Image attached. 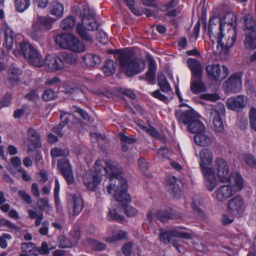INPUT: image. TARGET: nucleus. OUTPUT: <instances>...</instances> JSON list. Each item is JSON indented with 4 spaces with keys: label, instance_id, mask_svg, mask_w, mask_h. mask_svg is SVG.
Wrapping results in <instances>:
<instances>
[{
    "label": "nucleus",
    "instance_id": "23",
    "mask_svg": "<svg viewBox=\"0 0 256 256\" xmlns=\"http://www.w3.org/2000/svg\"><path fill=\"white\" fill-rule=\"evenodd\" d=\"M118 1L119 0H118ZM130 10L135 15L140 16L145 14L147 17L149 18L154 15V10L146 8H138L134 7V0H123Z\"/></svg>",
    "mask_w": 256,
    "mask_h": 256
},
{
    "label": "nucleus",
    "instance_id": "3",
    "mask_svg": "<svg viewBox=\"0 0 256 256\" xmlns=\"http://www.w3.org/2000/svg\"><path fill=\"white\" fill-rule=\"evenodd\" d=\"M79 14L82 16V24H77L76 31L82 39L92 42V38L86 30L94 31L98 28V24L94 16L95 12L94 10H90L87 4H84L80 8Z\"/></svg>",
    "mask_w": 256,
    "mask_h": 256
},
{
    "label": "nucleus",
    "instance_id": "48",
    "mask_svg": "<svg viewBox=\"0 0 256 256\" xmlns=\"http://www.w3.org/2000/svg\"><path fill=\"white\" fill-rule=\"evenodd\" d=\"M20 248L22 251L26 254H34L36 251V246L32 242L22 243Z\"/></svg>",
    "mask_w": 256,
    "mask_h": 256
},
{
    "label": "nucleus",
    "instance_id": "53",
    "mask_svg": "<svg viewBox=\"0 0 256 256\" xmlns=\"http://www.w3.org/2000/svg\"><path fill=\"white\" fill-rule=\"evenodd\" d=\"M243 158L246 164L251 167H256V158L250 154H245Z\"/></svg>",
    "mask_w": 256,
    "mask_h": 256
},
{
    "label": "nucleus",
    "instance_id": "34",
    "mask_svg": "<svg viewBox=\"0 0 256 256\" xmlns=\"http://www.w3.org/2000/svg\"><path fill=\"white\" fill-rule=\"evenodd\" d=\"M220 18V24H222V28L226 24L228 26H230V28H236V17L233 12H229L226 13L222 19Z\"/></svg>",
    "mask_w": 256,
    "mask_h": 256
},
{
    "label": "nucleus",
    "instance_id": "9",
    "mask_svg": "<svg viewBox=\"0 0 256 256\" xmlns=\"http://www.w3.org/2000/svg\"><path fill=\"white\" fill-rule=\"evenodd\" d=\"M22 53L24 58L32 64L37 67L43 66L44 62L41 54L30 43L22 42L20 44Z\"/></svg>",
    "mask_w": 256,
    "mask_h": 256
},
{
    "label": "nucleus",
    "instance_id": "14",
    "mask_svg": "<svg viewBox=\"0 0 256 256\" xmlns=\"http://www.w3.org/2000/svg\"><path fill=\"white\" fill-rule=\"evenodd\" d=\"M216 170L217 175L221 182H228L230 180L228 166L226 162L222 158L216 160L214 168Z\"/></svg>",
    "mask_w": 256,
    "mask_h": 256
},
{
    "label": "nucleus",
    "instance_id": "5",
    "mask_svg": "<svg viewBox=\"0 0 256 256\" xmlns=\"http://www.w3.org/2000/svg\"><path fill=\"white\" fill-rule=\"evenodd\" d=\"M118 61L122 70L128 76H132L140 73L146 68L144 61L136 58L128 50L119 52Z\"/></svg>",
    "mask_w": 256,
    "mask_h": 256
},
{
    "label": "nucleus",
    "instance_id": "17",
    "mask_svg": "<svg viewBox=\"0 0 256 256\" xmlns=\"http://www.w3.org/2000/svg\"><path fill=\"white\" fill-rule=\"evenodd\" d=\"M180 214L174 210H170L168 212L158 210L156 212L153 216L152 212H149L146 217L151 222L153 218H156L162 222H164L168 219H176L180 218Z\"/></svg>",
    "mask_w": 256,
    "mask_h": 256
},
{
    "label": "nucleus",
    "instance_id": "52",
    "mask_svg": "<svg viewBox=\"0 0 256 256\" xmlns=\"http://www.w3.org/2000/svg\"><path fill=\"white\" fill-rule=\"evenodd\" d=\"M250 122L252 129L256 131V108H252L249 112Z\"/></svg>",
    "mask_w": 256,
    "mask_h": 256
},
{
    "label": "nucleus",
    "instance_id": "10",
    "mask_svg": "<svg viewBox=\"0 0 256 256\" xmlns=\"http://www.w3.org/2000/svg\"><path fill=\"white\" fill-rule=\"evenodd\" d=\"M225 114V108L223 104L218 102L212 106L210 110V118H212L213 128L217 133L224 132V124L221 116Z\"/></svg>",
    "mask_w": 256,
    "mask_h": 256
},
{
    "label": "nucleus",
    "instance_id": "45",
    "mask_svg": "<svg viewBox=\"0 0 256 256\" xmlns=\"http://www.w3.org/2000/svg\"><path fill=\"white\" fill-rule=\"evenodd\" d=\"M30 4V0H14L16 9L20 12H22L27 10Z\"/></svg>",
    "mask_w": 256,
    "mask_h": 256
},
{
    "label": "nucleus",
    "instance_id": "11",
    "mask_svg": "<svg viewBox=\"0 0 256 256\" xmlns=\"http://www.w3.org/2000/svg\"><path fill=\"white\" fill-rule=\"evenodd\" d=\"M206 70L208 78L216 82L223 80L229 74L226 66H220L219 64H208L206 67Z\"/></svg>",
    "mask_w": 256,
    "mask_h": 256
},
{
    "label": "nucleus",
    "instance_id": "50",
    "mask_svg": "<svg viewBox=\"0 0 256 256\" xmlns=\"http://www.w3.org/2000/svg\"><path fill=\"white\" fill-rule=\"evenodd\" d=\"M70 112H76L79 114L82 118L85 120H90V116L84 110L74 106H70Z\"/></svg>",
    "mask_w": 256,
    "mask_h": 256
},
{
    "label": "nucleus",
    "instance_id": "35",
    "mask_svg": "<svg viewBox=\"0 0 256 256\" xmlns=\"http://www.w3.org/2000/svg\"><path fill=\"white\" fill-rule=\"evenodd\" d=\"M22 74V70L18 68L12 66L9 70L8 80L12 84H15L19 81V76Z\"/></svg>",
    "mask_w": 256,
    "mask_h": 256
},
{
    "label": "nucleus",
    "instance_id": "57",
    "mask_svg": "<svg viewBox=\"0 0 256 256\" xmlns=\"http://www.w3.org/2000/svg\"><path fill=\"white\" fill-rule=\"evenodd\" d=\"M124 212L128 216H134L138 213V210L134 208L127 205L124 208Z\"/></svg>",
    "mask_w": 256,
    "mask_h": 256
},
{
    "label": "nucleus",
    "instance_id": "33",
    "mask_svg": "<svg viewBox=\"0 0 256 256\" xmlns=\"http://www.w3.org/2000/svg\"><path fill=\"white\" fill-rule=\"evenodd\" d=\"M194 138L195 142L198 146H205L210 144L212 143L211 138L204 134V132L195 134Z\"/></svg>",
    "mask_w": 256,
    "mask_h": 256
},
{
    "label": "nucleus",
    "instance_id": "7",
    "mask_svg": "<svg viewBox=\"0 0 256 256\" xmlns=\"http://www.w3.org/2000/svg\"><path fill=\"white\" fill-rule=\"evenodd\" d=\"M56 42L61 48L76 52H82L84 50V44L70 34H58L56 37Z\"/></svg>",
    "mask_w": 256,
    "mask_h": 256
},
{
    "label": "nucleus",
    "instance_id": "42",
    "mask_svg": "<svg viewBox=\"0 0 256 256\" xmlns=\"http://www.w3.org/2000/svg\"><path fill=\"white\" fill-rule=\"evenodd\" d=\"M126 232L120 230H114L112 233V236H108L106 238L107 242L112 243L116 240H122L126 236Z\"/></svg>",
    "mask_w": 256,
    "mask_h": 256
},
{
    "label": "nucleus",
    "instance_id": "6",
    "mask_svg": "<svg viewBox=\"0 0 256 256\" xmlns=\"http://www.w3.org/2000/svg\"><path fill=\"white\" fill-rule=\"evenodd\" d=\"M244 182L241 176L236 174L234 176L232 184H224L218 187L215 191L216 200L219 202H224L243 188Z\"/></svg>",
    "mask_w": 256,
    "mask_h": 256
},
{
    "label": "nucleus",
    "instance_id": "59",
    "mask_svg": "<svg viewBox=\"0 0 256 256\" xmlns=\"http://www.w3.org/2000/svg\"><path fill=\"white\" fill-rule=\"evenodd\" d=\"M18 196L26 203L30 204L32 202L31 196L25 190H20L18 192Z\"/></svg>",
    "mask_w": 256,
    "mask_h": 256
},
{
    "label": "nucleus",
    "instance_id": "29",
    "mask_svg": "<svg viewBox=\"0 0 256 256\" xmlns=\"http://www.w3.org/2000/svg\"><path fill=\"white\" fill-rule=\"evenodd\" d=\"M83 62L88 67L94 66L101 62L100 58L96 54H87L82 58Z\"/></svg>",
    "mask_w": 256,
    "mask_h": 256
},
{
    "label": "nucleus",
    "instance_id": "40",
    "mask_svg": "<svg viewBox=\"0 0 256 256\" xmlns=\"http://www.w3.org/2000/svg\"><path fill=\"white\" fill-rule=\"evenodd\" d=\"M116 63L113 60H108L102 68V70L106 76H112L116 72Z\"/></svg>",
    "mask_w": 256,
    "mask_h": 256
},
{
    "label": "nucleus",
    "instance_id": "63",
    "mask_svg": "<svg viewBox=\"0 0 256 256\" xmlns=\"http://www.w3.org/2000/svg\"><path fill=\"white\" fill-rule=\"evenodd\" d=\"M37 204L39 208L42 210H46L50 207L48 200L40 198L37 200Z\"/></svg>",
    "mask_w": 256,
    "mask_h": 256
},
{
    "label": "nucleus",
    "instance_id": "37",
    "mask_svg": "<svg viewBox=\"0 0 256 256\" xmlns=\"http://www.w3.org/2000/svg\"><path fill=\"white\" fill-rule=\"evenodd\" d=\"M148 70L146 72V80L150 83H152L154 79L156 70V64L154 60H150L148 63Z\"/></svg>",
    "mask_w": 256,
    "mask_h": 256
},
{
    "label": "nucleus",
    "instance_id": "28",
    "mask_svg": "<svg viewBox=\"0 0 256 256\" xmlns=\"http://www.w3.org/2000/svg\"><path fill=\"white\" fill-rule=\"evenodd\" d=\"M66 116L64 118V121L60 122L57 126L52 128V132L60 136L63 135L62 132L63 128L68 124L70 120L74 116L71 114L62 112H60V118L62 119Z\"/></svg>",
    "mask_w": 256,
    "mask_h": 256
},
{
    "label": "nucleus",
    "instance_id": "49",
    "mask_svg": "<svg viewBox=\"0 0 256 256\" xmlns=\"http://www.w3.org/2000/svg\"><path fill=\"white\" fill-rule=\"evenodd\" d=\"M60 58L64 62L72 64L77 62L78 56L76 54L65 53L61 56Z\"/></svg>",
    "mask_w": 256,
    "mask_h": 256
},
{
    "label": "nucleus",
    "instance_id": "64",
    "mask_svg": "<svg viewBox=\"0 0 256 256\" xmlns=\"http://www.w3.org/2000/svg\"><path fill=\"white\" fill-rule=\"evenodd\" d=\"M151 94L154 98H156L161 101L166 102L168 101V98L162 94L159 90H156L154 92H152Z\"/></svg>",
    "mask_w": 256,
    "mask_h": 256
},
{
    "label": "nucleus",
    "instance_id": "21",
    "mask_svg": "<svg viewBox=\"0 0 256 256\" xmlns=\"http://www.w3.org/2000/svg\"><path fill=\"white\" fill-rule=\"evenodd\" d=\"M175 115L180 122L188 126L199 116L195 112L190 110L184 111L182 113L178 111H176Z\"/></svg>",
    "mask_w": 256,
    "mask_h": 256
},
{
    "label": "nucleus",
    "instance_id": "26",
    "mask_svg": "<svg viewBox=\"0 0 256 256\" xmlns=\"http://www.w3.org/2000/svg\"><path fill=\"white\" fill-rule=\"evenodd\" d=\"M2 29L4 33L5 44L8 48H11L14 42V32L6 23L2 24Z\"/></svg>",
    "mask_w": 256,
    "mask_h": 256
},
{
    "label": "nucleus",
    "instance_id": "15",
    "mask_svg": "<svg viewBox=\"0 0 256 256\" xmlns=\"http://www.w3.org/2000/svg\"><path fill=\"white\" fill-rule=\"evenodd\" d=\"M58 166L68 184H73L74 176L69 160L64 158L60 159L58 162Z\"/></svg>",
    "mask_w": 256,
    "mask_h": 256
},
{
    "label": "nucleus",
    "instance_id": "51",
    "mask_svg": "<svg viewBox=\"0 0 256 256\" xmlns=\"http://www.w3.org/2000/svg\"><path fill=\"white\" fill-rule=\"evenodd\" d=\"M88 242L89 244L96 250H102L105 249V245L95 240L88 238Z\"/></svg>",
    "mask_w": 256,
    "mask_h": 256
},
{
    "label": "nucleus",
    "instance_id": "30",
    "mask_svg": "<svg viewBox=\"0 0 256 256\" xmlns=\"http://www.w3.org/2000/svg\"><path fill=\"white\" fill-rule=\"evenodd\" d=\"M28 136L29 141L35 148L42 146L40 137L39 134L33 128H30L28 131Z\"/></svg>",
    "mask_w": 256,
    "mask_h": 256
},
{
    "label": "nucleus",
    "instance_id": "46",
    "mask_svg": "<svg viewBox=\"0 0 256 256\" xmlns=\"http://www.w3.org/2000/svg\"><path fill=\"white\" fill-rule=\"evenodd\" d=\"M136 124L137 126L139 127V128H140L142 130L145 131L146 132L148 133L152 136L154 137V138H158L160 134L154 127L150 126L148 127L146 126H144L140 122H138Z\"/></svg>",
    "mask_w": 256,
    "mask_h": 256
},
{
    "label": "nucleus",
    "instance_id": "8",
    "mask_svg": "<svg viewBox=\"0 0 256 256\" xmlns=\"http://www.w3.org/2000/svg\"><path fill=\"white\" fill-rule=\"evenodd\" d=\"M22 53L24 58L32 64L37 67L43 66L44 62L41 54L30 43L22 42L20 44Z\"/></svg>",
    "mask_w": 256,
    "mask_h": 256
},
{
    "label": "nucleus",
    "instance_id": "54",
    "mask_svg": "<svg viewBox=\"0 0 256 256\" xmlns=\"http://www.w3.org/2000/svg\"><path fill=\"white\" fill-rule=\"evenodd\" d=\"M138 165L140 171L145 175L149 176L148 172V164L144 158H140L138 161Z\"/></svg>",
    "mask_w": 256,
    "mask_h": 256
},
{
    "label": "nucleus",
    "instance_id": "32",
    "mask_svg": "<svg viewBox=\"0 0 256 256\" xmlns=\"http://www.w3.org/2000/svg\"><path fill=\"white\" fill-rule=\"evenodd\" d=\"M50 12L51 14L58 18L62 17L64 14V6L62 4L58 1L52 2L50 8Z\"/></svg>",
    "mask_w": 256,
    "mask_h": 256
},
{
    "label": "nucleus",
    "instance_id": "47",
    "mask_svg": "<svg viewBox=\"0 0 256 256\" xmlns=\"http://www.w3.org/2000/svg\"><path fill=\"white\" fill-rule=\"evenodd\" d=\"M44 32V31L40 28H36L32 24V30L30 32V38L34 40H39L43 37Z\"/></svg>",
    "mask_w": 256,
    "mask_h": 256
},
{
    "label": "nucleus",
    "instance_id": "2",
    "mask_svg": "<svg viewBox=\"0 0 256 256\" xmlns=\"http://www.w3.org/2000/svg\"><path fill=\"white\" fill-rule=\"evenodd\" d=\"M226 34L224 33L220 18L214 16L209 20L208 32L213 44L216 41V52L227 53L234 44L236 39V28H228Z\"/></svg>",
    "mask_w": 256,
    "mask_h": 256
},
{
    "label": "nucleus",
    "instance_id": "24",
    "mask_svg": "<svg viewBox=\"0 0 256 256\" xmlns=\"http://www.w3.org/2000/svg\"><path fill=\"white\" fill-rule=\"evenodd\" d=\"M187 64L192 72V77L200 78L202 76V68L201 63L196 59L189 58Z\"/></svg>",
    "mask_w": 256,
    "mask_h": 256
},
{
    "label": "nucleus",
    "instance_id": "55",
    "mask_svg": "<svg viewBox=\"0 0 256 256\" xmlns=\"http://www.w3.org/2000/svg\"><path fill=\"white\" fill-rule=\"evenodd\" d=\"M109 216L112 219L118 221L122 220L124 219V216L120 214L116 209L110 210Z\"/></svg>",
    "mask_w": 256,
    "mask_h": 256
},
{
    "label": "nucleus",
    "instance_id": "20",
    "mask_svg": "<svg viewBox=\"0 0 256 256\" xmlns=\"http://www.w3.org/2000/svg\"><path fill=\"white\" fill-rule=\"evenodd\" d=\"M43 66H46L52 70H61L64 68L63 60L60 57L55 55L48 54L45 58Z\"/></svg>",
    "mask_w": 256,
    "mask_h": 256
},
{
    "label": "nucleus",
    "instance_id": "1",
    "mask_svg": "<svg viewBox=\"0 0 256 256\" xmlns=\"http://www.w3.org/2000/svg\"><path fill=\"white\" fill-rule=\"evenodd\" d=\"M94 172L90 170L84 177L85 186L90 190H94L100 184V174L104 172L105 175L110 178L106 186L108 194L114 193L116 200L118 202H130V196L127 193V182L120 176L122 168L118 163L114 160H98L95 162Z\"/></svg>",
    "mask_w": 256,
    "mask_h": 256
},
{
    "label": "nucleus",
    "instance_id": "16",
    "mask_svg": "<svg viewBox=\"0 0 256 256\" xmlns=\"http://www.w3.org/2000/svg\"><path fill=\"white\" fill-rule=\"evenodd\" d=\"M248 102V98L243 95L228 98L226 102L227 107L236 112H240L245 107Z\"/></svg>",
    "mask_w": 256,
    "mask_h": 256
},
{
    "label": "nucleus",
    "instance_id": "25",
    "mask_svg": "<svg viewBox=\"0 0 256 256\" xmlns=\"http://www.w3.org/2000/svg\"><path fill=\"white\" fill-rule=\"evenodd\" d=\"M179 0H171L168 3L160 6V10L165 12L168 16L174 17L176 16V6L179 4Z\"/></svg>",
    "mask_w": 256,
    "mask_h": 256
},
{
    "label": "nucleus",
    "instance_id": "4",
    "mask_svg": "<svg viewBox=\"0 0 256 256\" xmlns=\"http://www.w3.org/2000/svg\"><path fill=\"white\" fill-rule=\"evenodd\" d=\"M199 155L200 160V166L204 178L206 186L210 192H212L218 184L214 168L208 166L212 162V152L209 149L203 148L200 152Z\"/></svg>",
    "mask_w": 256,
    "mask_h": 256
},
{
    "label": "nucleus",
    "instance_id": "12",
    "mask_svg": "<svg viewBox=\"0 0 256 256\" xmlns=\"http://www.w3.org/2000/svg\"><path fill=\"white\" fill-rule=\"evenodd\" d=\"M228 210L234 216L238 217L244 216L246 205L242 197L237 195L230 199L228 204Z\"/></svg>",
    "mask_w": 256,
    "mask_h": 256
},
{
    "label": "nucleus",
    "instance_id": "43",
    "mask_svg": "<svg viewBox=\"0 0 256 256\" xmlns=\"http://www.w3.org/2000/svg\"><path fill=\"white\" fill-rule=\"evenodd\" d=\"M69 154V150L66 148H54L50 150V155L54 158L66 156Z\"/></svg>",
    "mask_w": 256,
    "mask_h": 256
},
{
    "label": "nucleus",
    "instance_id": "22",
    "mask_svg": "<svg viewBox=\"0 0 256 256\" xmlns=\"http://www.w3.org/2000/svg\"><path fill=\"white\" fill-rule=\"evenodd\" d=\"M70 204L72 208V212L74 215L78 214L83 208V200L81 195L78 194H71L69 196Z\"/></svg>",
    "mask_w": 256,
    "mask_h": 256
},
{
    "label": "nucleus",
    "instance_id": "19",
    "mask_svg": "<svg viewBox=\"0 0 256 256\" xmlns=\"http://www.w3.org/2000/svg\"><path fill=\"white\" fill-rule=\"evenodd\" d=\"M242 76L240 74L232 75L225 82V89L228 92L236 93L240 91L242 87Z\"/></svg>",
    "mask_w": 256,
    "mask_h": 256
},
{
    "label": "nucleus",
    "instance_id": "61",
    "mask_svg": "<svg viewBox=\"0 0 256 256\" xmlns=\"http://www.w3.org/2000/svg\"><path fill=\"white\" fill-rule=\"evenodd\" d=\"M132 246V242H128L122 246V250L124 256H130L131 254Z\"/></svg>",
    "mask_w": 256,
    "mask_h": 256
},
{
    "label": "nucleus",
    "instance_id": "18",
    "mask_svg": "<svg viewBox=\"0 0 256 256\" xmlns=\"http://www.w3.org/2000/svg\"><path fill=\"white\" fill-rule=\"evenodd\" d=\"M56 20L51 17L47 16H42L37 14L36 16L34 18L32 24L46 32L52 28V24Z\"/></svg>",
    "mask_w": 256,
    "mask_h": 256
},
{
    "label": "nucleus",
    "instance_id": "58",
    "mask_svg": "<svg viewBox=\"0 0 256 256\" xmlns=\"http://www.w3.org/2000/svg\"><path fill=\"white\" fill-rule=\"evenodd\" d=\"M12 238V236L8 234H4L0 236V246L1 248H6L8 246L6 239L10 240Z\"/></svg>",
    "mask_w": 256,
    "mask_h": 256
},
{
    "label": "nucleus",
    "instance_id": "39",
    "mask_svg": "<svg viewBox=\"0 0 256 256\" xmlns=\"http://www.w3.org/2000/svg\"><path fill=\"white\" fill-rule=\"evenodd\" d=\"M158 84L164 92H168L172 90V88L166 78L162 73H159L158 76Z\"/></svg>",
    "mask_w": 256,
    "mask_h": 256
},
{
    "label": "nucleus",
    "instance_id": "36",
    "mask_svg": "<svg viewBox=\"0 0 256 256\" xmlns=\"http://www.w3.org/2000/svg\"><path fill=\"white\" fill-rule=\"evenodd\" d=\"M79 239V232H76V236L74 238L73 242L70 240L64 235L60 236L58 238L59 246L62 248H68L72 246L74 242H76Z\"/></svg>",
    "mask_w": 256,
    "mask_h": 256
},
{
    "label": "nucleus",
    "instance_id": "41",
    "mask_svg": "<svg viewBox=\"0 0 256 256\" xmlns=\"http://www.w3.org/2000/svg\"><path fill=\"white\" fill-rule=\"evenodd\" d=\"M244 22L246 29L250 30L251 32H256V20L251 14H246L244 17Z\"/></svg>",
    "mask_w": 256,
    "mask_h": 256
},
{
    "label": "nucleus",
    "instance_id": "62",
    "mask_svg": "<svg viewBox=\"0 0 256 256\" xmlns=\"http://www.w3.org/2000/svg\"><path fill=\"white\" fill-rule=\"evenodd\" d=\"M118 136L122 143L132 144L136 142V140L129 137L123 134H119Z\"/></svg>",
    "mask_w": 256,
    "mask_h": 256
},
{
    "label": "nucleus",
    "instance_id": "27",
    "mask_svg": "<svg viewBox=\"0 0 256 256\" xmlns=\"http://www.w3.org/2000/svg\"><path fill=\"white\" fill-rule=\"evenodd\" d=\"M202 76L191 78L190 90L194 94L206 91V87L202 82Z\"/></svg>",
    "mask_w": 256,
    "mask_h": 256
},
{
    "label": "nucleus",
    "instance_id": "38",
    "mask_svg": "<svg viewBox=\"0 0 256 256\" xmlns=\"http://www.w3.org/2000/svg\"><path fill=\"white\" fill-rule=\"evenodd\" d=\"M244 46L246 49L252 50L256 48V32H250L246 36Z\"/></svg>",
    "mask_w": 256,
    "mask_h": 256
},
{
    "label": "nucleus",
    "instance_id": "44",
    "mask_svg": "<svg viewBox=\"0 0 256 256\" xmlns=\"http://www.w3.org/2000/svg\"><path fill=\"white\" fill-rule=\"evenodd\" d=\"M75 24L74 18L72 16H70L62 20L60 24V28L64 30H71L74 26Z\"/></svg>",
    "mask_w": 256,
    "mask_h": 256
},
{
    "label": "nucleus",
    "instance_id": "13",
    "mask_svg": "<svg viewBox=\"0 0 256 256\" xmlns=\"http://www.w3.org/2000/svg\"><path fill=\"white\" fill-rule=\"evenodd\" d=\"M190 238L191 234L189 233L178 232L177 230H173L170 231L162 232L159 236L160 240L164 244L172 242L173 246L178 250L177 244L174 242L173 238Z\"/></svg>",
    "mask_w": 256,
    "mask_h": 256
},
{
    "label": "nucleus",
    "instance_id": "56",
    "mask_svg": "<svg viewBox=\"0 0 256 256\" xmlns=\"http://www.w3.org/2000/svg\"><path fill=\"white\" fill-rule=\"evenodd\" d=\"M200 98L202 99L211 102H216L220 99V96L216 94H202Z\"/></svg>",
    "mask_w": 256,
    "mask_h": 256
},
{
    "label": "nucleus",
    "instance_id": "60",
    "mask_svg": "<svg viewBox=\"0 0 256 256\" xmlns=\"http://www.w3.org/2000/svg\"><path fill=\"white\" fill-rule=\"evenodd\" d=\"M54 97V92L52 89H48L46 90L42 95L44 100L46 102L52 100Z\"/></svg>",
    "mask_w": 256,
    "mask_h": 256
},
{
    "label": "nucleus",
    "instance_id": "31",
    "mask_svg": "<svg viewBox=\"0 0 256 256\" xmlns=\"http://www.w3.org/2000/svg\"><path fill=\"white\" fill-rule=\"evenodd\" d=\"M199 118L200 116L188 126V130L196 134L200 132H204L205 130V126L200 120Z\"/></svg>",
    "mask_w": 256,
    "mask_h": 256
}]
</instances>
